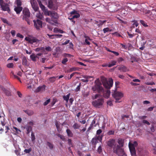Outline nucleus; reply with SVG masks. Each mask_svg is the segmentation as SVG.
<instances>
[{
    "mask_svg": "<svg viewBox=\"0 0 156 156\" xmlns=\"http://www.w3.org/2000/svg\"><path fill=\"white\" fill-rule=\"evenodd\" d=\"M95 85L92 87V90L94 91H97L99 93H102L103 97L106 98H108L110 95V91L109 90L104 91L101 86L102 84L99 79H97L94 81Z\"/></svg>",
    "mask_w": 156,
    "mask_h": 156,
    "instance_id": "obj_1",
    "label": "nucleus"
},
{
    "mask_svg": "<svg viewBox=\"0 0 156 156\" xmlns=\"http://www.w3.org/2000/svg\"><path fill=\"white\" fill-rule=\"evenodd\" d=\"M108 146L113 149L114 153L119 156H122L124 154L123 149L121 148L114 139H110L107 142Z\"/></svg>",
    "mask_w": 156,
    "mask_h": 156,
    "instance_id": "obj_2",
    "label": "nucleus"
},
{
    "mask_svg": "<svg viewBox=\"0 0 156 156\" xmlns=\"http://www.w3.org/2000/svg\"><path fill=\"white\" fill-rule=\"evenodd\" d=\"M101 81L103 86L107 89H109L112 87L113 85V81L112 79L110 78L108 81L105 77L101 78Z\"/></svg>",
    "mask_w": 156,
    "mask_h": 156,
    "instance_id": "obj_3",
    "label": "nucleus"
},
{
    "mask_svg": "<svg viewBox=\"0 0 156 156\" xmlns=\"http://www.w3.org/2000/svg\"><path fill=\"white\" fill-rule=\"evenodd\" d=\"M138 145L137 142L135 141L132 143L129 142V147L131 155L135 156L136 154L135 152V147Z\"/></svg>",
    "mask_w": 156,
    "mask_h": 156,
    "instance_id": "obj_4",
    "label": "nucleus"
},
{
    "mask_svg": "<svg viewBox=\"0 0 156 156\" xmlns=\"http://www.w3.org/2000/svg\"><path fill=\"white\" fill-rule=\"evenodd\" d=\"M112 96L115 99L116 102L119 103L120 101L119 100L123 97V94L121 92L115 90L112 94Z\"/></svg>",
    "mask_w": 156,
    "mask_h": 156,
    "instance_id": "obj_5",
    "label": "nucleus"
},
{
    "mask_svg": "<svg viewBox=\"0 0 156 156\" xmlns=\"http://www.w3.org/2000/svg\"><path fill=\"white\" fill-rule=\"evenodd\" d=\"M1 8L2 10L4 11H7L9 13H10V9L9 7V5L4 3L3 0H0V9Z\"/></svg>",
    "mask_w": 156,
    "mask_h": 156,
    "instance_id": "obj_6",
    "label": "nucleus"
},
{
    "mask_svg": "<svg viewBox=\"0 0 156 156\" xmlns=\"http://www.w3.org/2000/svg\"><path fill=\"white\" fill-rule=\"evenodd\" d=\"M104 102L103 99L101 98L93 101L92 104L95 107L99 108L102 105Z\"/></svg>",
    "mask_w": 156,
    "mask_h": 156,
    "instance_id": "obj_7",
    "label": "nucleus"
},
{
    "mask_svg": "<svg viewBox=\"0 0 156 156\" xmlns=\"http://www.w3.org/2000/svg\"><path fill=\"white\" fill-rule=\"evenodd\" d=\"M25 39L26 41L28 42L31 44H32L34 43H36V44H37V43H39V40L37 38L31 36L26 37L25 38Z\"/></svg>",
    "mask_w": 156,
    "mask_h": 156,
    "instance_id": "obj_8",
    "label": "nucleus"
},
{
    "mask_svg": "<svg viewBox=\"0 0 156 156\" xmlns=\"http://www.w3.org/2000/svg\"><path fill=\"white\" fill-rule=\"evenodd\" d=\"M23 19L24 20L26 18H29L30 16V13L29 9L24 8L23 10Z\"/></svg>",
    "mask_w": 156,
    "mask_h": 156,
    "instance_id": "obj_9",
    "label": "nucleus"
},
{
    "mask_svg": "<svg viewBox=\"0 0 156 156\" xmlns=\"http://www.w3.org/2000/svg\"><path fill=\"white\" fill-rule=\"evenodd\" d=\"M34 26L37 30H39L40 28L42 27V21L40 20H37L36 21L35 20H33Z\"/></svg>",
    "mask_w": 156,
    "mask_h": 156,
    "instance_id": "obj_10",
    "label": "nucleus"
},
{
    "mask_svg": "<svg viewBox=\"0 0 156 156\" xmlns=\"http://www.w3.org/2000/svg\"><path fill=\"white\" fill-rule=\"evenodd\" d=\"M30 2L32 7L34 11H37L39 8L35 0H30Z\"/></svg>",
    "mask_w": 156,
    "mask_h": 156,
    "instance_id": "obj_11",
    "label": "nucleus"
},
{
    "mask_svg": "<svg viewBox=\"0 0 156 156\" xmlns=\"http://www.w3.org/2000/svg\"><path fill=\"white\" fill-rule=\"evenodd\" d=\"M45 87L46 86L44 85L40 86L36 89L35 92L36 93L40 92L41 93L45 90Z\"/></svg>",
    "mask_w": 156,
    "mask_h": 156,
    "instance_id": "obj_12",
    "label": "nucleus"
},
{
    "mask_svg": "<svg viewBox=\"0 0 156 156\" xmlns=\"http://www.w3.org/2000/svg\"><path fill=\"white\" fill-rule=\"evenodd\" d=\"M50 16L52 18L55 19H57L59 17V16L58 14L53 11L51 12H50Z\"/></svg>",
    "mask_w": 156,
    "mask_h": 156,
    "instance_id": "obj_13",
    "label": "nucleus"
},
{
    "mask_svg": "<svg viewBox=\"0 0 156 156\" xmlns=\"http://www.w3.org/2000/svg\"><path fill=\"white\" fill-rule=\"evenodd\" d=\"M23 8L21 6H15L14 8V10L16 12L17 14H20L22 11Z\"/></svg>",
    "mask_w": 156,
    "mask_h": 156,
    "instance_id": "obj_14",
    "label": "nucleus"
},
{
    "mask_svg": "<svg viewBox=\"0 0 156 156\" xmlns=\"http://www.w3.org/2000/svg\"><path fill=\"white\" fill-rule=\"evenodd\" d=\"M119 69L122 72H126L128 71L129 70L125 66H122L119 67Z\"/></svg>",
    "mask_w": 156,
    "mask_h": 156,
    "instance_id": "obj_15",
    "label": "nucleus"
},
{
    "mask_svg": "<svg viewBox=\"0 0 156 156\" xmlns=\"http://www.w3.org/2000/svg\"><path fill=\"white\" fill-rule=\"evenodd\" d=\"M48 7L49 8L52 9H57V7H53L52 2L51 0H48Z\"/></svg>",
    "mask_w": 156,
    "mask_h": 156,
    "instance_id": "obj_16",
    "label": "nucleus"
},
{
    "mask_svg": "<svg viewBox=\"0 0 156 156\" xmlns=\"http://www.w3.org/2000/svg\"><path fill=\"white\" fill-rule=\"evenodd\" d=\"M118 143L119 144V146L120 147H122L124 145V140L122 139H119L118 140Z\"/></svg>",
    "mask_w": 156,
    "mask_h": 156,
    "instance_id": "obj_17",
    "label": "nucleus"
},
{
    "mask_svg": "<svg viewBox=\"0 0 156 156\" xmlns=\"http://www.w3.org/2000/svg\"><path fill=\"white\" fill-rule=\"evenodd\" d=\"M23 111L29 116L32 115L34 114V112L32 110H24Z\"/></svg>",
    "mask_w": 156,
    "mask_h": 156,
    "instance_id": "obj_18",
    "label": "nucleus"
},
{
    "mask_svg": "<svg viewBox=\"0 0 156 156\" xmlns=\"http://www.w3.org/2000/svg\"><path fill=\"white\" fill-rule=\"evenodd\" d=\"M70 94L69 93L66 95H64L63 97V98L64 100L66 101L67 102H68L69 98V96L70 95Z\"/></svg>",
    "mask_w": 156,
    "mask_h": 156,
    "instance_id": "obj_19",
    "label": "nucleus"
},
{
    "mask_svg": "<svg viewBox=\"0 0 156 156\" xmlns=\"http://www.w3.org/2000/svg\"><path fill=\"white\" fill-rule=\"evenodd\" d=\"M2 89L3 91L8 96L11 95V93L9 90H6L3 87L2 88Z\"/></svg>",
    "mask_w": 156,
    "mask_h": 156,
    "instance_id": "obj_20",
    "label": "nucleus"
},
{
    "mask_svg": "<svg viewBox=\"0 0 156 156\" xmlns=\"http://www.w3.org/2000/svg\"><path fill=\"white\" fill-rule=\"evenodd\" d=\"M22 63L23 65L25 66H27L28 65L27 59L25 57L22 58Z\"/></svg>",
    "mask_w": 156,
    "mask_h": 156,
    "instance_id": "obj_21",
    "label": "nucleus"
},
{
    "mask_svg": "<svg viewBox=\"0 0 156 156\" xmlns=\"http://www.w3.org/2000/svg\"><path fill=\"white\" fill-rule=\"evenodd\" d=\"M66 132L68 136L70 137H72L73 136V134L71 130L69 129H67L66 130Z\"/></svg>",
    "mask_w": 156,
    "mask_h": 156,
    "instance_id": "obj_22",
    "label": "nucleus"
},
{
    "mask_svg": "<svg viewBox=\"0 0 156 156\" xmlns=\"http://www.w3.org/2000/svg\"><path fill=\"white\" fill-rule=\"evenodd\" d=\"M30 58L34 61H35L36 60V58H37V56L35 55L34 54H32L30 56Z\"/></svg>",
    "mask_w": 156,
    "mask_h": 156,
    "instance_id": "obj_23",
    "label": "nucleus"
},
{
    "mask_svg": "<svg viewBox=\"0 0 156 156\" xmlns=\"http://www.w3.org/2000/svg\"><path fill=\"white\" fill-rule=\"evenodd\" d=\"M38 2L39 6L42 10L43 11L45 10V6L43 5L41 2L40 1H38Z\"/></svg>",
    "mask_w": 156,
    "mask_h": 156,
    "instance_id": "obj_24",
    "label": "nucleus"
},
{
    "mask_svg": "<svg viewBox=\"0 0 156 156\" xmlns=\"http://www.w3.org/2000/svg\"><path fill=\"white\" fill-rule=\"evenodd\" d=\"M15 3L17 6H21L22 4L21 0H16Z\"/></svg>",
    "mask_w": 156,
    "mask_h": 156,
    "instance_id": "obj_25",
    "label": "nucleus"
},
{
    "mask_svg": "<svg viewBox=\"0 0 156 156\" xmlns=\"http://www.w3.org/2000/svg\"><path fill=\"white\" fill-rule=\"evenodd\" d=\"M91 142L92 145H95L98 142V141L95 137H94L92 139Z\"/></svg>",
    "mask_w": 156,
    "mask_h": 156,
    "instance_id": "obj_26",
    "label": "nucleus"
},
{
    "mask_svg": "<svg viewBox=\"0 0 156 156\" xmlns=\"http://www.w3.org/2000/svg\"><path fill=\"white\" fill-rule=\"evenodd\" d=\"M57 76H53L49 78L48 80L51 83H53L55 80V79Z\"/></svg>",
    "mask_w": 156,
    "mask_h": 156,
    "instance_id": "obj_27",
    "label": "nucleus"
},
{
    "mask_svg": "<svg viewBox=\"0 0 156 156\" xmlns=\"http://www.w3.org/2000/svg\"><path fill=\"white\" fill-rule=\"evenodd\" d=\"M46 144L49 147V148L51 150L53 148V144L50 142H47Z\"/></svg>",
    "mask_w": 156,
    "mask_h": 156,
    "instance_id": "obj_28",
    "label": "nucleus"
},
{
    "mask_svg": "<svg viewBox=\"0 0 156 156\" xmlns=\"http://www.w3.org/2000/svg\"><path fill=\"white\" fill-rule=\"evenodd\" d=\"M80 127V125L77 123H75L73 125V127L74 129H78Z\"/></svg>",
    "mask_w": 156,
    "mask_h": 156,
    "instance_id": "obj_29",
    "label": "nucleus"
},
{
    "mask_svg": "<svg viewBox=\"0 0 156 156\" xmlns=\"http://www.w3.org/2000/svg\"><path fill=\"white\" fill-rule=\"evenodd\" d=\"M112 29H110L108 27L105 28L103 30L104 33H105L109 31L111 32L112 31Z\"/></svg>",
    "mask_w": 156,
    "mask_h": 156,
    "instance_id": "obj_30",
    "label": "nucleus"
},
{
    "mask_svg": "<svg viewBox=\"0 0 156 156\" xmlns=\"http://www.w3.org/2000/svg\"><path fill=\"white\" fill-rule=\"evenodd\" d=\"M116 62L115 61H113L111 62L110 63H109L108 64V67H111L112 66H113L116 64Z\"/></svg>",
    "mask_w": 156,
    "mask_h": 156,
    "instance_id": "obj_31",
    "label": "nucleus"
},
{
    "mask_svg": "<svg viewBox=\"0 0 156 156\" xmlns=\"http://www.w3.org/2000/svg\"><path fill=\"white\" fill-rule=\"evenodd\" d=\"M1 19L3 23H6L7 24L9 25H10L9 22H8V21L6 19L3 18H1Z\"/></svg>",
    "mask_w": 156,
    "mask_h": 156,
    "instance_id": "obj_32",
    "label": "nucleus"
},
{
    "mask_svg": "<svg viewBox=\"0 0 156 156\" xmlns=\"http://www.w3.org/2000/svg\"><path fill=\"white\" fill-rule=\"evenodd\" d=\"M36 16L41 20H43V16L39 12L36 15Z\"/></svg>",
    "mask_w": 156,
    "mask_h": 156,
    "instance_id": "obj_33",
    "label": "nucleus"
},
{
    "mask_svg": "<svg viewBox=\"0 0 156 156\" xmlns=\"http://www.w3.org/2000/svg\"><path fill=\"white\" fill-rule=\"evenodd\" d=\"M96 120L94 119L92 120V122L90 125L93 127H95L97 125V123H96Z\"/></svg>",
    "mask_w": 156,
    "mask_h": 156,
    "instance_id": "obj_34",
    "label": "nucleus"
},
{
    "mask_svg": "<svg viewBox=\"0 0 156 156\" xmlns=\"http://www.w3.org/2000/svg\"><path fill=\"white\" fill-rule=\"evenodd\" d=\"M68 144L70 147H73V144L72 142V140L70 139H68Z\"/></svg>",
    "mask_w": 156,
    "mask_h": 156,
    "instance_id": "obj_35",
    "label": "nucleus"
},
{
    "mask_svg": "<svg viewBox=\"0 0 156 156\" xmlns=\"http://www.w3.org/2000/svg\"><path fill=\"white\" fill-rule=\"evenodd\" d=\"M95 138L98 141L99 140L100 142H101L102 140V136H98L97 137H95Z\"/></svg>",
    "mask_w": 156,
    "mask_h": 156,
    "instance_id": "obj_36",
    "label": "nucleus"
},
{
    "mask_svg": "<svg viewBox=\"0 0 156 156\" xmlns=\"http://www.w3.org/2000/svg\"><path fill=\"white\" fill-rule=\"evenodd\" d=\"M31 151V148L28 149H25L24 151V152L26 154L29 153Z\"/></svg>",
    "mask_w": 156,
    "mask_h": 156,
    "instance_id": "obj_37",
    "label": "nucleus"
},
{
    "mask_svg": "<svg viewBox=\"0 0 156 156\" xmlns=\"http://www.w3.org/2000/svg\"><path fill=\"white\" fill-rule=\"evenodd\" d=\"M44 11L45 15L46 16H50V12H51L48 11L46 9Z\"/></svg>",
    "mask_w": 156,
    "mask_h": 156,
    "instance_id": "obj_38",
    "label": "nucleus"
},
{
    "mask_svg": "<svg viewBox=\"0 0 156 156\" xmlns=\"http://www.w3.org/2000/svg\"><path fill=\"white\" fill-rule=\"evenodd\" d=\"M68 61L67 58H64L62 61V63L63 64H66V62Z\"/></svg>",
    "mask_w": 156,
    "mask_h": 156,
    "instance_id": "obj_39",
    "label": "nucleus"
},
{
    "mask_svg": "<svg viewBox=\"0 0 156 156\" xmlns=\"http://www.w3.org/2000/svg\"><path fill=\"white\" fill-rule=\"evenodd\" d=\"M26 129L28 133L30 132L32 130V127L30 126H27L26 127Z\"/></svg>",
    "mask_w": 156,
    "mask_h": 156,
    "instance_id": "obj_40",
    "label": "nucleus"
},
{
    "mask_svg": "<svg viewBox=\"0 0 156 156\" xmlns=\"http://www.w3.org/2000/svg\"><path fill=\"white\" fill-rule=\"evenodd\" d=\"M58 137H60L62 140L63 141L65 140V138L63 136L58 134Z\"/></svg>",
    "mask_w": 156,
    "mask_h": 156,
    "instance_id": "obj_41",
    "label": "nucleus"
},
{
    "mask_svg": "<svg viewBox=\"0 0 156 156\" xmlns=\"http://www.w3.org/2000/svg\"><path fill=\"white\" fill-rule=\"evenodd\" d=\"M140 23L144 27H147V25L145 23V22L144 21L142 20H140Z\"/></svg>",
    "mask_w": 156,
    "mask_h": 156,
    "instance_id": "obj_42",
    "label": "nucleus"
},
{
    "mask_svg": "<svg viewBox=\"0 0 156 156\" xmlns=\"http://www.w3.org/2000/svg\"><path fill=\"white\" fill-rule=\"evenodd\" d=\"M24 20H25L27 22V24L29 25H30L32 23V22H31L29 20V18H26L25 19H24Z\"/></svg>",
    "mask_w": 156,
    "mask_h": 156,
    "instance_id": "obj_43",
    "label": "nucleus"
},
{
    "mask_svg": "<svg viewBox=\"0 0 156 156\" xmlns=\"http://www.w3.org/2000/svg\"><path fill=\"white\" fill-rule=\"evenodd\" d=\"M13 65L12 63H9L7 65V67L9 68H12L13 67Z\"/></svg>",
    "mask_w": 156,
    "mask_h": 156,
    "instance_id": "obj_44",
    "label": "nucleus"
},
{
    "mask_svg": "<svg viewBox=\"0 0 156 156\" xmlns=\"http://www.w3.org/2000/svg\"><path fill=\"white\" fill-rule=\"evenodd\" d=\"M50 99H48L44 103L43 105L44 106H46V105H47L50 102Z\"/></svg>",
    "mask_w": 156,
    "mask_h": 156,
    "instance_id": "obj_45",
    "label": "nucleus"
},
{
    "mask_svg": "<svg viewBox=\"0 0 156 156\" xmlns=\"http://www.w3.org/2000/svg\"><path fill=\"white\" fill-rule=\"evenodd\" d=\"M82 76L85 78L86 79H87L88 80V79H89L90 78H92V77L91 76H89L87 75H82Z\"/></svg>",
    "mask_w": 156,
    "mask_h": 156,
    "instance_id": "obj_46",
    "label": "nucleus"
},
{
    "mask_svg": "<svg viewBox=\"0 0 156 156\" xmlns=\"http://www.w3.org/2000/svg\"><path fill=\"white\" fill-rule=\"evenodd\" d=\"M31 136V140L32 141H33L35 139L34 135L33 133H32Z\"/></svg>",
    "mask_w": 156,
    "mask_h": 156,
    "instance_id": "obj_47",
    "label": "nucleus"
},
{
    "mask_svg": "<svg viewBox=\"0 0 156 156\" xmlns=\"http://www.w3.org/2000/svg\"><path fill=\"white\" fill-rule=\"evenodd\" d=\"M16 36L22 39L24 37V36L23 35L19 33L17 34Z\"/></svg>",
    "mask_w": 156,
    "mask_h": 156,
    "instance_id": "obj_48",
    "label": "nucleus"
},
{
    "mask_svg": "<svg viewBox=\"0 0 156 156\" xmlns=\"http://www.w3.org/2000/svg\"><path fill=\"white\" fill-rule=\"evenodd\" d=\"M48 51H51L52 49L51 48L50 46H48L45 48V50Z\"/></svg>",
    "mask_w": 156,
    "mask_h": 156,
    "instance_id": "obj_49",
    "label": "nucleus"
},
{
    "mask_svg": "<svg viewBox=\"0 0 156 156\" xmlns=\"http://www.w3.org/2000/svg\"><path fill=\"white\" fill-rule=\"evenodd\" d=\"M114 131L112 130H110L108 133V134L109 135H113L114 134Z\"/></svg>",
    "mask_w": 156,
    "mask_h": 156,
    "instance_id": "obj_50",
    "label": "nucleus"
},
{
    "mask_svg": "<svg viewBox=\"0 0 156 156\" xmlns=\"http://www.w3.org/2000/svg\"><path fill=\"white\" fill-rule=\"evenodd\" d=\"M107 104L108 105H109L110 106H112V102L111 100H109L107 102Z\"/></svg>",
    "mask_w": 156,
    "mask_h": 156,
    "instance_id": "obj_51",
    "label": "nucleus"
},
{
    "mask_svg": "<svg viewBox=\"0 0 156 156\" xmlns=\"http://www.w3.org/2000/svg\"><path fill=\"white\" fill-rule=\"evenodd\" d=\"M47 35L49 37L50 39H54V36H55V35H50L49 34H47Z\"/></svg>",
    "mask_w": 156,
    "mask_h": 156,
    "instance_id": "obj_52",
    "label": "nucleus"
},
{
    "mask_svg": "<svg viewBox=\"0 0 156 156\" xmlns=\"http://www.w3.org/2000/svg\"><path fill=\"white\" fill-rule=\"evenodd\" d=\"M1 124L2 126H4L5 125L6 123L5 122V119L2 120L1 119Z\"/></svg>",
    "mask_w": 156,
    "mask_h": 156,
    "instance_id": "obj_53",
    "label": "nucleus"
},
{
    "mask_svg": "<svg viewBox=\"0 0 156 156\" xmlns=\"http://www.w3.org/2000/svg\"><path fill=\"white\" fill-rule=\"evenodd\" d=\"M80 16V15L79 13H77L76 15H74L72 17L74 19V18H79Z\"/></svg>",
    "mask_w": 156,
    "mask_h": 156,
    "instance_id": "obj_54",
    "label": "nucleus"
},
{
    "mask_svg": "<svg viewBox=\"0 0 156 156\" xmlns=\"http://www.w3.org/2000/svg\"><path fill=\"white\" fill-rule=\"evenodd\" d=\"M11 34L13 37H14L15 35L16 31L14 30H12L11 32Z\"/></svg>",
    "mask_w": 156,
    "mask_h": 156,
    "instance_id": "obj_55",
    "label": "nucleus"
},
{
    "mask_svg": "<svg viewBox=\"0 0 156 156\" xmlns=\"http://www.w3.org/2000/svg\"><path fill=\"white\" fill-rule=\"evenodd\" d=\"M98 151L99 153H101L102 152V148L100 146L98 147Z\"/></svg>",
    "mask_w": 156,
    "mask_h": 156,
    "instance_id": "obj_56",
    "label": "nucleus"
},
{
    "mask_svg": "<svg viewBox=\"0 0 156 156\" xmlns=\"http://www.w3.org/2000/svg\"><path fill=\"white\" fill-rule=\"evenodd\" d=\"M46 60V58H42L40 59V62L42 63H44L45 62V61Z\"/></svg>",
    "mask_w": 156,
    "mask_h": 156,
    "instance_id": "obj_57",
    "label": "nucleus"
},
{
    "mask_svg": "<svg viewBox=\"0 0 156 156\" xmlns=\"http://www.w3.org/2000/svg\"><path fill=\"white\" fill-rule=\"evenodd\" d=\"M78 73L77 72H74L70 75L69 78V79H70L75 74H78Z\"/></svg>",
    "mask_w": 156,
    "mask_h": 156,
    "instance_id": "obj_58",
    "label": "nucleus"
},
{
    "mask_svg": "<svg viewBox=\"0 0 156 156\" xmlns=\"http://www.w3.org/2000/svg\"><path fill=\"white\" fill-rule=\"evenodd\" d=\"M143 123H144V124H147V125H150V123L148 122L146 120H144L143 121Z\"/></svg>",
    "mask_w": 156,
    "mask_h": 156,
    "instance_id": "obj_59",
    "label": "nucleus"
},
{
    "mask_svg": "<svg viewBox=\"0 0 156 156\" xmlns=\"http://www.w3.org/2000/svg\"><path fill=\"white\" fill-rule=\"evenodd\" d=\"M133 22H134V23L133 24V25H135L136 27L138 26L139 24L136 20H134V21H133Z\"/></svg>",
    "mask_w": 156,
    "mask_h": 156,
    "instance_id": "obj_60",
    "label": "nucleus"
},
{
    "mask_svg": "<svg viewBox=\"0 0 156 156\" xmlns=\"http://www.w3.org/2000/svg\"><path fill=\"white\" fill-rule=\"evenodd\" d=\"M80 85H79L76 88L75 90L76 91H78L80 90Z\"/></svg>",
    "mask_w": 156,
    "mask_h": 156,
    "instance_id": "obj_61",
    "label": "nucleus"
},
{
    "mask_svg": "<svg viewBox=\"0 0 156 156\" xmlns=\"http://www.w3.org/2000/svg\"><path fill=\"white\" fill-rule=\"evenodd\" d=\"M76 69H77V68H75V67L72 68L70 69L69 72H71L73 71H75L76 70Z\"/></svg>",
    "mask_w": 156,
    "mask_h": 156,
    "instance_id": "obj_62",
    "label": "nucleus"
},
{
    "mask_svg": "<svg viewBox=\"0 0 156 156\" xmlns=\"http://www.w3.org/2000/svg\"><path fill=\"white\" fill-rule=\"evenodd\" d=\"M45 20L46 22L50 23H51V20L50 18H46Z\"/></svg>",
    "mask_w": 156,
    "mask_h": 156,
    "instance_id": "obj_63",
    "label": "nucleus"
},
{
    "mask_svg": "<svg viewBox=\"0 0 156 156\" xmlns=\"http://www.w3.org/2000/svg\"><path fill=\"white\" fill-rule=\"evenodd\" d=\"M147 116H139V118L140 119H146L147 118Z\"/></svg>",
    "mask_w": 156,
    "mask_h": 156,
    "instance_id": "obj_64",
    "label": "nucleus"
}]
</instances>
